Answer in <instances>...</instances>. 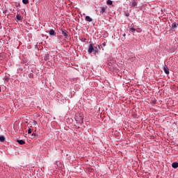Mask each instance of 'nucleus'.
<instances>
[{
  "label": "nucleus",
  "instance_id": "19",
  "mask_svg": "<svg viewBox=\"0 0 178 178\" xmlns=\"http://www.w3.org/2000/svg\"><path fill=\"white\" fill-rule=\"evenodd\" d=\"M22 3H23L24 5H27V3H29V0H22Z\"/></svg>",
  "mask_w": 178,
  "mask_h": 178
},
{
  "label": "nucleus",
  "instance_id": "15",
  "mask_svg": "<svg viewBox=\"0 0 178 178\" xmlns=\"http://www.w3.org/2000/svg\"><path fill=\"white\" fill-rule=\"evenodd\" d=\"M49 34L50 35H55V31L54 29H51L49 31Z\"/></svg>",
  "mask_w": 178,
  "mask_h": 178
},
{
  "label": "nucleus",
  "instance_id": "25",
  "mask_svg": "<svg viewBox=\"0 0 178 178\" xmlns=\"http://www.w3.org/2000/svg\"><path fill=\"white\" fill-rule=\"evenodd\" d=\"M102 45H103V47H106V42H104L102 43Z\"/></svg>",
  "mask_w": 178,
  "mask_h": 178
},
{
  "label": "nucleus",
  "instance_id": "20",
  "mask_svg": "<svg viewBox=\"0 0 178 178\" xmlns=\"http://www.w3.org/2000/svg\"><path fill=\"white\" fill-rule=\"evenodd\" d=\"M106 3L107 5H112L113 2L111 0H107Z\"/></svg>",
  "mask_w": 178,
  "mask_h": 178
},
{
  "label": "nucleus",
  "instance_id": "6",
  "mask_svg": "<svg viewBox=\"0 0 178 178\" xmlns=\"http://www.w3.org/2000/svg\"><path fill=\"white\" fill-rule=\"evenodd\" d=\"M131 5L132 8L137 6V1L136 0H131Z\"/></svg>",
  "mask_w": 178,
  "mask_h": 178
},
{
  "label": "nucleus",
  "instance_id": "27",
  "mask_svg": "<svg viewBox=\"0 0 178 178\" xmlns=\"http://www.w3.org/2000/svg\"><path fill=\"white\" fill-rule=\"evenodd\" d=\"M97 49L99 51V49H101V46L98 45Z\"/></svg>",
  "mask_w": 178,
  "mask_h": 178
},
{
  "label": "nucleus",
  "instance_id": "14",
  "mask_svg": "<svg viewBox=\"0 0 178 178\" xmlns=\"http://www.w3.org/2000/svg\"><path fill=\"white\" fill-rule=\"evenodd\" d=\"M16 19L17 20H22L23 18L22 17V15L20 14H17L16 15Z\"/></svg>",
  "mask_w": 178,
  "mask_h": 178
},
{
  "label": "nucleus",
  "instance_id": "16",
  "mask_svg": "<svg viewBox=\"0 0 178 178\" xmlns=\"http://www.w3.org/2000/svg\"><path fill=\"white\" fill-rule=\"evenodd\" d=\"M1 143H3L5 141V137L3 136H0Z\"/></svg>",
  "mask_w": 178,
  "mask_h": 178
},
{
  "label": "nucleus",
  "instance_id": "23",
  "mask_svg": "<svg viewBox=\"0 0 178 178\" xmlns=\"http://www.w3.org/2000/svg\"><path fill=\"white\" fill-rule=\"evenodd\" d=\"M124 15L127 17H129V16H130V14L129 13H125Z\"/></svg>",
  "mask_w": 178,
  "mask_h": 178
},
{
  "label": "nucleus",
  "instance_id": "3",
  "mask_svg": "<svg viewBox=\"0 0 178 178\" xmlns=\"http://www.w3.org/2000/svg\"><path fill=\"white\" fill-rule=\"evenodd\" d=\"M62 35H63L65 38H67V37H69V34H67V31H66L65 29H63Z\"/></svg>",
  "mask_w": 178,
  "mask_h": 178
},
{
  "label": "nucleus",
  "instance_id": "29",
  "mask_svg": "<svg viewBox=\"0 0 178 178\" xmlns=\"http://www.w3.org/2000/svg\"><path fill=\"white\" fill-rule=\"evenodd\" d=\"M0 92H1V86H0Z\"/></svg>",
  "mask_w": 178,
  "mask_h": 178
},
{
  "label": "nucleus",
  "instance_id": "4",
  "mask_svg": "<svg viewBox=\"0 0 178 178\" xmlns=\"http://www.w3.org/2000/svg\"><path fill=\"white\" fill-rule=\"evenodd\" d=\"M163 71L165 74H169L170 73L169 68L168 67V66H166V65H165V66L163 67Z\"/></svg>",
  "mask_w": 178,
  "mask_h": 178
},
{
  "label": "nucleus",
  "instance_id": "17",
  "mask_svg": "<svg viewBox=\"0 0 178 178\" xmlns=\"http://www.w3.org/2000/svg\"><path fill=\"white\" fill-rule=\"evenodd\" d=\"M94 51H95L96 54H99V49H98V47H95Z\"/></svg>",
  "mask_w": 178,
  "mask_h": 178
},
{
  "label": "nucleus",
  "instance_id": "24",
  "mask_svg": "<svg viewBox=\"0 0 178 178\" xmlns=\"http://www.w3.org/2000/svg\"><path fill=\"white\" fill-rule=\"evenodd\" d=\"M28 134H31V129H28Z\"/></svg>",
  "mask_w": 178,
  "mask_h": 178
},
{
  "label": "nucleus",
  "instance_id": "11",
  "mask_svg": "<svg viewBox=\"0 0 178 178\" xmlns=\"http://www.w3.org/2000/svg\"><path fill=\"white\" fill-rule=\"evenodd\" d=\"M129 30H130V31H131V33H136V29L134 28V26H133V24L129 27Z\"/></svg>",
  "mask_w": 178,
  "mask_h": 178
},
{
  "label": "nucleus",
  "instance_id": "10",
  "mask_svg": "<svg viewBox=\"0 0 178 178\" xmlns=\"http://www.w3.org/2000/svg\"><path fill=\"white\" fill-rule=\"evenodd\" d=\"M172 167L174 168V169H177L178 168V163L177 162H174L172 163Z\"/></svg>",
  "mask_w": 178,
  "mask_h": 178
},
{
  "label": "nucleus",
  "instance_id": "5",
  "mask_svg": "<svg viewBox=\"0 0 178 178\" xmlns=\"http://www.w3.org/2000/svg\"><path fill=\"white\" fill-rule=\"evenodd\" d=\"M177 26H178L177 23L176 22L172 23L171 24V29L174 30V29H177Z\"/></svg>",
  "mask_w": 178,
  "mask_h": 178
},
{
  "label": "nucleus",
  "instance_id": "21",
  "mask_svg": "<svg viewBox=\"0 0 178 178\" xmlns=\"http://www.w3.org/2000/svg\"><path fill=\"white\" fill-rule=\"evenodd\" d=\"M35 133H33L31 135V138H35Z\"/></svg>",
  "mask_w": 178,
  "mask_h": 178
},
{
  "label": "nucleus",
  "instance_id": "1",
  "mask_svg": "<svg viewBox=\"0 0 178 178\" xmlns=\"http://www.w3.org/2000/svg\"><path fill=\"white\" fill-rule=\"evenodd\" d=\"M84 118H83V115L78 114L75 116V120L76 122H78V123H83V120Z\"/></svg>",
  "mask_w": 178,
  "mask_h": 178
},
{
  "label": "nucleus",
  "instance_id": "2",
  "mask_svg": "<svg viewBox=\"0 0 178 178\" xmlns=\"http://www.w3.org/2000/svg\"><path fill=\"white\" fill-rule=\"evenodd\" d=\"M95 47V46L94 45V43H90L88 47V54H92V52H94Z\"/></svg>",
  "mask_w": 178,
  "mask_h": 178
},
{
  "label": "nucleus",
  "instance_id": "22",
  "mask_svg": "<svg viewBox=\"0 0 178 178\" xmlns=\"http://www.w3.org/2000/svg\"><path fill=\"white\" fill-rule=\"evenodd\" d=\"M86 38H82L81 39V41L82 42H86Z\"/></svg>",
  "mask_w": 178,
  "mask_h": 178
},
{
  "label": "nucleus",
  "instance_id": "9",
  "mask_svg": "<svg viewBox=\"0 0 178 178\" xmlns=\"http://www.w3.org/2000/svg\"><path fill=\"white\" fill-rule=\"evenodd\" d=\"M106 6L105 7H102L101 8V10H100V13H102V15H104V13H106Z\"/></svg>",
  "mask_w": 178,
  "mask_h": 178
},
{
  "label": "nucleus",
  "instance_id": "28",
  "mask_svg": "<svg viewBox=\"0 0 178 178\" xmlns=\"http://www.w3.org/2000/svg\"><path fill=\"white\" fill-rule=\"evenodd\" d=\"M123 37H126V33H123Z\"/></svg>",
  "mask_w": 178,
  "mask_h": 178
},
{
  "label": "nucleus",
  "instance_id": "18",
  "mask_svg": "<svg viewBox=\"0 0 178 178\" xmlns=\"http://www.w3.org/2000/svg\"><path fill=\"white\" fill-rule=\"evenodd\" d=\"M31 123L33 124V126H37V121L35 120H33L32 122H31Z\"/></svg>",
  "mask_w": 178,
  "mask_h": 178
},
{
  "label": "nucleus",
  "instance_id": "7",
  "mask_svg": "<svg viewBox=\"0 0 178 178\" xmlns=\"http://www.w3.org/2000/svg\"><path fill=\"white\" fill-rule=\"evenodd\" d=\"M85 20H86V22H92V18H91V17L87 15V16L85 17Z\"/></svg>",
  "mask_w": 178,
  "mask_h": 178
},
{
  "label": "nucleus",
  "instance_id": "8",
  "mask_svg": "<svg viewBox=\"0 0 178 178\" xmlns=\"http://www.w3.org/2000/svg\"><path fill=\"white\" fill-rule=\"evenodd\" d=\"M17 143H18L19 145H24V144H26V142L23 140H17Z\"/></svg>",
  "mask_w": 178,
  "mask_h": 178
},
{
  "label": "nucleus",
  "instance_id": "12",
  "mask_svg": "<svg viewBox=\"0 0 178 178\" xmlns=\"http://www.w3.org/2000/svg\"><path fill=\"white\" fill-rule=\"evenodd\" d=\"M49 59V54L46 53L44 56V60H48Z\"/></svg>",
  "mask_w": 178,
  "mask_h": 178
},
{
  "label": "nucleus",
  "instance_id": "26",
  "mask_svg": "<svg viewBox=\"0 0 178 178\" xmlns=\"http://www.w3.org/2000/svg\"><path fill=\"white\" fill-rule=\"evenodd\" d=\"M35 49H38V45H35Z\"/></svg>",
  "mask_w": 178,
  "mask_h": 178
},
{
  "label": "nucleus",
  "instance_id": "13",
  "mask_svg": "<svg viewBox=\"0 0 178 178\" xmlns=\"http://www.w3.org/2000/svg\"><path fill=\"white\" fill-rule=\"evenodd\" d=\"M151 105H152L154 106V105H155V104H156V99H152L150 102Z\"/></svg>",
  "mask_w": 178,
  "mask_h": 178
}]
</instances>
